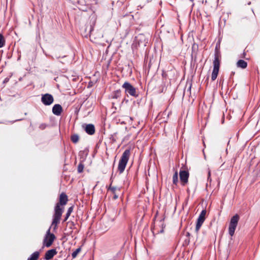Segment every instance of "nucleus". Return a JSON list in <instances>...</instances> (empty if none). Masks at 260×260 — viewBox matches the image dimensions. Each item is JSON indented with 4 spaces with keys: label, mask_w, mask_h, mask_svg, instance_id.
<instances>
[{
    "label": "nucleus",
    "mask_w": 260,
    "mask_h": 260,
    "mask_svg": "<svg viewBox=\"0 0 260 260\" xmlns=\"http://www.w3.org/2000/svg\"><path fill=\"white\" fill-rule=\"evenodd\" d=\"M68 201L67 195L64 192H62L59 196V202L56 204L54 208V214L53 216V220L51 223V226H53L54 230L56 229L63 213L64 208L61 207V206L66 205Z\"/></svg>",
    "instance_id": "nucleus-1"
},
{
    "label": "nucleus",
    "mask_w": 260,
    "mask_h": 260,
    "mask_svg": "<svg viewBox=\"0 0 260 260\" xmlns=\"http://www.w3.org/2000/svg\"><path fill=\"white\" fill-rule=\"evenodd\" d=\"M221 54L219 50L217 47H216L214 53V59L213 61V69L211 75V79L214 81L218 74L220 63Z\"/></svg>",
    "instance_id": "nucleus-2"
},
{
    "label": "nucleus",
    "mask_w": 260,
    "mask_h": 260,
    "mask_svg": "<svg viewBox=\"0 0 260 260\" xmlns=\"http://www.w3.org/2000/svg\"><path fill=\"white\" fill-rule=\"evenodd\" d=\"M131 155L130 149H126L122 153L118 166V171L120 174L123 172Z\"/></svg>",
    "instance_id": "nucleus-3"
},
{
    "label": "nucleus",
    "mask_w": 260,
    "mask_h": 260,
    "mask_svg": "<svg viewBox=\"0 0 260 260\" xmlns=\"http://www.w3.org/2000/svg\"><path fill=\"white\" fill-rule=\"evenodd\" d=\"M122 87L124 89V91L127 95L137 98L139 96L138 90L133 86L129 82H125L122 85Z\"/></svg>",
    "instance_id": "nucleus-4"
},
{
    "label": "nucleus",
    "mask_w": 260,
    "mask_h": 260,
    "mask_svg": "<svg viewBox=\"0 0 260 260\" xmlns=\"http://www.w3.org/2000/svg\"><path fill=\"white\" fill-rule=\"evenodd\" d=\"M239 219L240 217L238 214L235 215L231 218L229 227V233L230 236H233L234 235Z\"/></svg>",
    "instance_id": "nucleus-5"
},
{
    "label": "nucleus",
    "mask_w": 260,
    "mask_h": 260,
    "mask_svg": "<svg viewBox=\"0 0 260 260\" xmlns=\"http://www.w3.org/2000/svg\"><path fill=\"white\" fill-rule=\"evenodd\" d=\"M56 237L53 234L50 233V228L47 231L46 234L43 240V246L49 247L52 244Z\"/></svg>",
    "instance_id": "nucleus-6"
},
{
    "label": "nucleus",
    "mask_w": 260,
    "mask_h": 260,
    "mask_svg": "<svg viewBox=\"0 0 260 260\" xmlns=\"http://www.w3.org/2000/svg\"><path fill=\"white\" fill-rule=\"evenodd\" d=\"M206 214V210H203L201 213L199 215V216L198 217L197 219V221L196 223V232L197 233H198L201 226H202V224L204 222L205 220V216Z\"/></svg>",
    "instance_id": "nucleus-7"
},
{
    "label": "nucleus",
    "mask_w": 260,
    "mask_h": 260,
    "mask_svg": "<svg viewBox=\"0 0 260 260\" xmlns=\"http://www.w3.org/2000/svg\"><path fill=\"white\" fill-rule=\"evenodd\" d=\"M41 102L45 106H49L53 103L54 98L51 94L46 93L42 95Z\"/></svg>",
    "instance_id": "nucleus-8"
},
{
    "label": "nucleus",
    "mask_w": 260,
    "mask_h": 260,
    "mask_svg": "<svg viewBox=\"0 0 260 260\" xmlns=\"http://www.w3.org/2000/svg\"><path fill=\"white\" fill-rule=\"evenodd\" d=\"M180 179L182 185H185L188 182L189 173L186 171H180L179 172Z\"/></svg>",
    "instance_id": "nucleus-9"
},
{
    "label": "nucleus",
    "mask_w": 260,
    "mask_h": 260,
    "mask_svg": "<svg viewBox=\"0 0 260 260\" xmlns=\"http://www.w3.org/2000/svg\"><path fill=\"white\" fill-rule=\"evenodd\" d=\"M82 127L87 134L90 135H92L95 133V127L92 124H84L82 125Z\"/></svg>",
    "instance_id": "nucleus-10"
},
{
    "label": "nucleus",
    "mask_w": 260,
    "mask_h": 260,
    "mask_svg": "<svg viewBox=\"0 0 260 260\" xmlns=\"http://www.w3.org/2000/svg\"><path fill=\"white\" fill-rule=\"evenodd\" d=\"M84 32L82 35L86 38L90 37L91 31L93 29V27L91 24H86L84 28H82Z\"/></svg>",
    "instance_id": "nucleus-11"
},
{
    "label": "nucleus",
    "mask_w": 260,
    "mask_h": 260,
    "mask_svg": "<svg viewBox=\"0 0 260 260\" xmlns=\"http://www.w3.org/2000/svg\"><path fill=\"white\" fill-rule=\"evenodd\" d=\"M108 190H110L112 192V193L113 195V199L114 200H116L118 199L119 195L118 194V192H119L120 190V188L115 186H112L111 184L109 186V188H108Z\"/></svg>",
    "instance_id": "nucleus-12"
},
{
    "label": "nucleus",
    "mask_w": 260,
    "mask_h": 260,
    "mask_svg": "<svg viewBox=\"0 0 260 260\" xmlns=\"http://www.w3.org/2000/svg\"><path fill=\"white\" fill-rule=\"evenodd\" d=\"M57 252L55 249H52L48 250L45 253L44 256V259L46 260H50L53 258V257L57 254Z\"/></svg>",
    "instance_id": "nucleus-13"
},
{
    "label": "nucleus",
    "mask_w": 260,
    "mask_h": 260,
    "mask_svg": "<svg viewBox=\"0 0 260 260\" xmlns=\"http://www.w3.org/2000/svg\"><path fill=\"white\" fill-rule=\"evenodd\" d=\"M62 112V108L59 104H55L52 108V113L56 115L59 116Z\"/></svg>",
    "instance_id": "nucleus-14"
},
{
    "label": "nucleus",
    "mask_w": 260,
    "mask_h": 260,
    "mask_svg": "<svg viewBox=\"0 0 260 260\" xmlns=\"http://www.w3.org/2000/svg\"><path fill=\"white\" fill-rule=\"evenodd\" d=\"M237 66L238 68L245 69L247 66V63L244 60L240 59L237 62Z\"/></svg>",
    "instance_id": "nucleus-15"
},
{
    "label": "nucleus",
    "mask_w": 260,
    "mask_h": 260,
    "mask_svg": "<svg viewBox=\"0 0 260 260\" xmlns=\"http://www.w3.org/2000/svg\"><path fill=\"white\" fill-rule=\"evenodd\" d=\"M40 255L39 251H35L32 253L27 260H38Z\"/></svg>",
    "instance_id": "nucleus-16"
},
{
    "label": "nucleus",
    "mask_w": 260,
    "mask_h": 260,
    "mask_svg": "<svg viewBox=\"0 0 260 260\" xmlns=\"http://www.w3.org/2000/svg\"><path fill=\"white\" fill-rule=\"evenodd\" d=\"M71 140L73 143L76 144L79 140V136L78 134H74L71 135Z\"/></svg>",
    "instance_id": "nucleus-17"
},
{
    "label": "nucleus",
    "mask_w": 260,
    "mask_h": 260,
    "mask_svg": "<svg viewBox=\"0 0 260 260\" xmlns=\"http://www.w3.org/2000/svg\"><path fill=\"white\" fill-rule=\"evenodd\" d=\"M73 207H70L66 213V217L64 218L63 221H66L69 218V217L70 216L71 213L73 212Z\"/></svg>",
    "instance_id": "nucleus-18"
},
{
    "label": "nucleus",
    "mask_w": 260,
    "mask_h": 260,
    "mask_svg": "<svg viewBox=\"0 0 260 260\" xmlns=\"http://www.w3.org/2000/svg\"><path fill=\"white\" fill-rule=\"evenodd\" d=\"M121 95V91L120 90H117L116 91H115L113 93L112 98L113 99H118L119 98Z\"/></svg>",
    "instance_id": "nucleus-19"
},
{
    "label": "nucleus",
    "mask_w": 260,
    "mask_h": 260,
    "mask_svg": "<svg viewBox=\"0 0 260 260\" xmlns=\"http://www.w3.org/2000/svg\"><path fill=\"white\" fill-rule=\"evenodd\" d=\"M178 182V172L177 171H175L174 174L173 176V182L174 184H177Z\"/></svg>",
    "instance_id": "nucleus-20"
},
{
    "label": "nucleus",
    "mask_w": 260,
    "mask_h": 260,
    "mask_svg": "<svg viewBox=\"0 0 260 260\" xmlns=\"http://www.w3.org/2000/svg\"><path fill=\"white\" fill-rule=\"evenodd\" d=\"M5 44V40L4 36L0 34V48L3 47Z\"/></svg>",
    "instance_id": "nucleus-21"
},
{
    "label": "nucleus",
    "mask_w": 260,
    "mask_h": 260,
    "mask_svg": "<svg viewBox=\"0 0 260 260\" xmlns=\"http://www.w3.org/2000/svg\"><path fill=\"white\" fill-rule=\"evenodd\" d=\"M81 248H78L76 249L72 254V256L73 258H75L78 254L80 252Z\"/></svg>",
    "instance_id": "nucleus-22"
},
{
    "label": "nucleus",
    "mask_w": 260,
    "mask_h": 260,
    "mask_svg": "<svg viewBox=\"0 0 260 260\" xmlns=\"http://www.w3.org/2000/svg\"><path fill=\"white\" fill-rule=\"evenodd\" d=\"M84 166L83 164L80 163L78 166V172L81 173L83 172Z\"/></svg>",
    "instance_id": "nucleus-23"
},
{
    "label": "nucleus",
    "mask_w": 260,
    "mask_h": 260,
    "mask_svg": "<svg viewBox=\"0 0 260 260\" xmlns=\"http://www.w3.org/2000/svg\"><path fill=\"white\" fill-rule=\"evenodd\" d=\"M47 125L45 123H42L39 125L40 129L44 130L46 127Z\"/></svg>",
    "instance_id": "nucleus-24"
},
{
    "label": "nucleus",
    "mask_w": 260,
    "mask_h": 260,
    "mask_svg": "<svg viewBox=\"0 0 260 260\" xmlns=\"http://www.w3.org/2000/svg\"><path fill=\"white\" fill-rule=\"evenodd\" d=\"M9 81V78H8V77H7V78H6L4 79V81H3V83H7Z\"/></svg>",
    "instance_id": "nucleus-25"
},
{
    "label": "nucleus",
    "mask_w": 260,
    "mask_h": 260,
    "mask_svg": "<svg viewBox=\"0 0 260 260\" xmlns=\"http://www.w3.org/2000/svg\"><path fill=\"white\" fill-rule=\"evenodd\" d=\"M210 175H211V172L210 170L208 171V179L209 180V178H210Z\"/></svg>",
    "instance_id": "nucleus-26"
},
{
    "label": "nucleus",
    "mask_w": 260,
    "mask_h": 260,
    "mask_svg": "<svg viewBox=\"0 0 260 260\" xmlns=\"http://www.w3.org/2000/svg\"><path fill=\"white\" fill-rule=\"evenodd\" d=\"M186 236L188 238H189V237H190V233H189V232H186Z\"/></svg>",
    "instance_id": "nucleus-27"
},
{
    "label": "nucleus",
    "mask_w": 260,
    "mask_h": 260,
    "mask_svg": "<svg viewBox=\"0 0 260 260\" xmlns=\"http://www.w3.org/2000/svg\"><path fill=\"white\" fill-rule=\"evenodd\" d=\"M163 232H164V228H163V227H162L161 230L159 232H158V233H163Z\"/></svg>",
    "instance_id": "nucleus-28"
},
{
    "label": "nucleus",
    "mask_w": 260,
    "mask_h": 260,
    "mask_svg": "<svg viewBox=\"0 0 260 260\" xmlns=\"http://www.w3.org/2000/svg\"><path fill=\"white\" fill-rule=\"evenodd\" d=\"M185 241H186V242H187V243L188 244L189 243V241H190L189 239L188 238L187 240V239L185 240Z\"/></svg>",
    "instance_id": "nucleus-29"
},
{
    "label": "nucleus",
    "mask_w": 260,
    "mask_h": 260,
    "mask_svg": "<svg viewBox=\"0 0 260 260\" xmlns=\"http://www.w3.org/2000/svg\"><path fill=\"white\" fill-rule=\"evenodd\" d=\"M162 226H163V224H162ZM164 228H165V226H162Z\"/></svg>",
    "instance_id": "nucleus-30"
},
{
    "label": "nucleus",
    "mask_w": 260,
    "mask_h": 260,
    "mask_svg": "<svg viewBox=\"0 0 260 260\" xmlns=\"http://www.w3.org/2000/svg\"><path fill=\"white\" fill-rule=\"evenodd\" d=\"M191 2H193V0H190Z\"/></svg>",
    "instance_id": "nucleus-31"
}]
</instances>
